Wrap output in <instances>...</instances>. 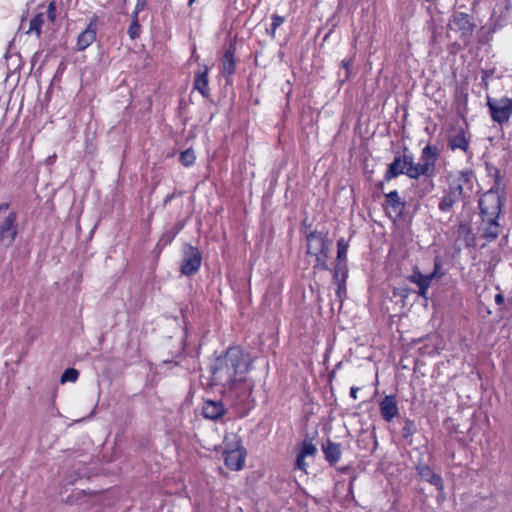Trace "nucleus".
I'll list each match as a JSON object with an SVG mask.
<instances>
[{
  "mask_svg": "<svg viewBox=\"0 0 512 512\" xmlns=\"http://www.w3.org/2000/svg\"><path fill=\"white\" fill-rule=\"evenodd\" d=\"M251 364L248 354L239 347H231L225 355L215 360L211 368L213 383L231 390L237 383L245 380Z\"/></svg>",
  "mask_w": 512,
  "mask_h": 512,
  "instance_id": "nucleus-1",
  "label": "nucleus"
},
{
  "mask_svg": "<svg viewBox=\"0 0 512 512\" xmlns=\"http://www.w3.org/2000/svg\"><path fill=\"white\" fill-rule=\"evenodd\" d=\"M479 208L483 222L487 224L483 237L491 242L501 233V226L498 223L502 209L501 197L493 191H488L480 198Z\"/></svg>",
  "mask_w": 512,
  "mask_h": 512,
  "instance_id": "nucleus-2",
  "label": "nucleus"
},
{
  "mask_svg": "<svg viewBox=\"0 0 512 512\" xmlns=\"http://www.w3.org/2000/svg\"><path fill=\"white\" fill-rule=\"evenodd\" d=\"M438 159L436 146L427 145L421 154V162L418 163V196L430 193L434 188L432 177L435 175V164Z\"/></svg>",
  "mask_w": 512,
  "mask_h": 512,
  "instance_id": "nucleus-3",
  "label": "nucleus"
},
{
  "mask_svg": "<svg viewBox=\"0 0 512 512\" xmlns=\"http://www.w3.org/2000/svg\"><path fill=\"white\" fill-rule=\"evenodd\" d=\"M329 241L320 232H312L307 236V254L315 258L314 267L327 269Z\"/></svg>",
  "mask_w": 512,
  "mask_h": 512,
  "instance_id": "nucleus-4",
  "label": "nucleus"
},
{
  "mask_svg": "<svg viewBox=\"0 0 512 512\" xmlns=\"http://www.w3.org/2000/svg\"><path fill=\"white\" fill-rule=\"evenodd\" d=\"M9 204H0V242L11 246L18 233L17 214L8 211Z\"/></svg>",
  "mask_w": 512,
  "mask_h": 512,
  "instance_id": "nucleus-5",
  "label": "nucleus"
},
{
  "mask_svg": "<svg viewBox=\"0 0 512 512\" xmlns=\"http://www.w3.org/2000/svg\"><path fill=\"white\" fill-rule=\"evenodd\" d=\"M475 176L472 170L459 171L451 175L449 180V188L454 191L455 195L461 198L470 197L475 186Z\"/></svg>",
  "mask_w": 512,
  "mask_h": 512,
  "instance_id": "nucleus-6",
  "label": "nucleus"
},
{
  "mask_svg": "<svg viewBox=\"0 0 512 512\" xmlns=\"http://www.w3.org/2000/svg\"><path fill=\"white\" fill-rule=\"evenodd\" d=\"M487 106L491 119L500 125L507 123L512 116V98L493 99L488 97Z\"/></svg>",
  "mask_w": 512,
  "mask_h": 512,
  "instance_id": "nucleus-7",
  "label": "nucleus"
},
{
  "mask_svg": "<svg viewBox=\"0 0 512 512\" xmlns=\"http://www.w3.org/2000/svg\"><path fill=\"white\" fill-rule=\"evenodd\" d=\"M202 263V255L198 248L185 244L183 248V259L181 263V273L186 276L196 274Z\"/></svg>",
  "mask_w": 512,
  "mask_h": 512,
  "instance_id": "nucleus-8",
  "label": "nucleus"
},
{
  "mask_svg": "<svg viewBox=\"0 0 512 512\" xmlns=\"http://www.w3.org/2000/svg\"><path fill=\"white\" fill-rule=\"evenodd\" d=\"M400 174H407L411 178H416V167L414 166L412 155L396 157L394 161L389 165V168L385 174V178L390 180Z\"/></svg>",
  "mask_w": 512,
  "mask_h": 512,
  "instance_id": "nucleus-9",
  "label": "nucleus"
},
{
  "mask_svg": "<svg viewBox=\"0 0 512 512\" xmlns=\"http://www.w3.org/2000/svg\"><path fill=\"white\" fill-rule=\"evenodd\" d=\"M317 453V447L312 442L311 439H304L297 446V456L295 461V469L303 471L305 474L308 473L307 469L309 467V463L306 461V458H313Z\"/></svg>",
  "mask_w": 512,
  "mask_h": 512,
  "instance_id": "nucleus-10",
  "label": "nucleus"
},
{
  "mask_svg": "<svg viewBox=\"0 0 512 512\" xmlns=\"http://www.w3.org/2000/svg\"><path fill=\"white\" fill-rule=\"evenodd\" d=\"M418 476H420L422 481H426L429 484L433 485L438 491L437 501L439 503L445 500L444 496V484L443 479L439 474H436L430 467L422 466L418 467Z\"/></svg>",
  "mask_w": 512,
  "mask_h": 512,
  "instance_id": "nucleus-11",
  "label": "nucleus"
},
{
  "mask_svg": "<svg viewBox=\"0 0 512 512\" xmlns=\"http://www.w3.org/2000/svg\"><path fill=\"white\" fill-rule=\"evenodd\" d=\"M443 275L444 272L442 270L441 261L439 258H436L434 261V269L432 273L428 275H422L420 272H418V296H424L432 280L440 279Z\"/></svg>",
  "mask_w": 512,
  "mask_h": 512,
  "instance_id": "nucleus-12",
  "label": "nucleus"
},
{
  "mask_svg": "<svg viewBox=\"0 0 512 512\" xmlns=\"http://www.w3.org/2000/svg\"><path fill=\"white\" fill-rule=\"evenodd\" d=\"M222 401L205 400L202 405V415L209 420H217L225 414Z\"/></svg>",
  "mask_w": 512,
  "mask_h": 512,
  "instance_id": "nucleus-13",
  "label": "nucleus"
},
{
  "mask_svg": "<svg viewBox=\"0 0 512 512\" xmlns=\"http://www.w3.org/2000/svg\"><path fill=\"white\" fill-rule=\"evenodd\" d=\"M96 40V26L91 22L77 38V50L84 51Z\"/></svg>",
  "mask_w": 512,
  "mask_h": 512,
  "instance_id": "nucleus-14",
  "label": "nucleus"
},
{
  "mask_svg": "<svg viewBox=\"0 0 512 512\" xmlns=\"http://www.w3.org/2000/svg\"><path fill=\"white\" fill-rule=\"evenodd\" d=\"M224 460L226 466L231 470L242 469L245 462V455L242 450L235 449L224 453Z\"/></svg>",
  "mask_w": 512,
  "mask_h": 512,
  "instance_id": "nucleus-15",
  "label": "nucleus"
},
{
  "mask_svg": "<svg viewBox=\"0 0 512 512\" xmlns=\"http://www.w3.org/2000/svg\"><path fill=\"white\" fill-rule=\"evenodd\" d=\"M380 411L386 421L392 420L398 413L396 400L393 396H386L380 402Z\"/></svg>",
  "mask_w": 512,
  "mask_h": 512,
  "instance_id": "nucleus-16",
  "label": "nucleus"
},
{
  "mask_svg": "<svg viewBox=\"0 0 512 512\" xmlns=\"http://www.w3.org/2000/svg\"><path fill=\"white\" fill-rule=\"evenodd\" d=\"M348 243L344 238H340L337 242V264L335 266V278L337 279L339 273L345 267V261L347 258Z\"/></svg>",
  "mask_w": 512,
  "mask_h": 512,
  "instance_id": "nucleus-17",
  "label": "nucleus"
},
{
  "mask_svg": "<svg viewBox=\"0 0 512 512\" xmlns=\"http://www.w3.org/2000/svg\"><path fill=\"white\" fill-rule=\"evenodd\" d=\"M448 145L452 150L460 149L467 153L469 149V141L466 137L465 131L460 129L456 134L450 136Z\"/></svg>",
  "mask_w": 512,
  "mask_h": 512,
  "instance_id": "nucleus-18",
  "label": "nucleus"
},
{
  "mask_svg": "<svg viewBox=\"0 0 512 512\" xmlns=\"http://www.w3.org/2000/svg\"><path fill=\"white\" fill-rule=\"evenodd\" d=\"M323 452L325 459L330 464H336L341 458V445L332 441H327V443L323 445Z\"/></svg>",
  "mask_w": 512,
  "mask_h": 512,
  "instance_id": "nucleus-19",
  "label": "nucleus"
},
{
  "mask_svg": "<svg viewBox=\"0 0 512 512\" xmlns=\"http://www.w3.org/2000/svg\"><path fill=\"white\" fill-rule=\"evenodd\" d=\"M453 25L457 30L461 31L462 35L471 34L473 30V24L470 21V16L463 12L457 13L454 16Z\"/></svg>",
  "mask_w": 512,
  "mask_h": 512,
  "instance_id": "nucleus-20",
  "label": "nucleus"
},
{
  "mask_svg": "<svg viewBox=\"0 0 512 512\" xmlns=\"http://www.w3.org/2000/svg\"><path fill=\"white\" fill-rule=\"evenodd\" d=\"M235 48L231 45L225 50L222 60V73L224 76L229 77L235 72V59H234Z\"/></svg>",
  "mask_w": 512,
  "mask_h": 512,
  "instance_id": "nucleus-21",
  "label": "nucleus"
},
{
  "mask_svg": "<svg viewBox=\"0 0 512 512\" xmlns=\"http://www.w3.org/2000/svg\"><path fill=\"white\" fill-rule=\"evenodd\" d=\"M208 71V67L204 65L198 70L194 81V88L204 97L208 95Z\"/></svg>",
  "mask_w": 512,
  "mask_h": 512,
  "instance_id": "nucleus-22",
  "label": "nucleus"
},
{
  "mask_svg": "<svg viewBox=\"0 0 512 512\" xmlns=\"http://www.w3.org/2000/svg\"><path fill=\"white\" fill-rule=\"evenodd\" d=\"M386 203L388 205V209H391L396 216L402 213L404 204L400 201L399 195L396 191H392L386 195Z\"/></svg>",
  "mask_w": 512,
  "mask_h": 512,
  "instance_id": "nucleus-23",
  "label": "nucleus"
},
{
  "mask_svg": "<svg viewBox=\"0 0 512 512\" xmlns=\"http://www.w3.org/2000/svg\"><path fill=\"white\" fill-rule=\"evenodd\" d=\"M460 199H462L459 195H455L454 191H452L450 188L448 192L442 197L441 201L439 202V209L441 211H449L456 202H458Z\"/></svg>",
  "mask_w": 512,
  "mask_h": 512,
  "instance_id": "nucleus-24",
  "label": "nucleus"
},
{
  "mask_svg": "<svg viewBox=\"0 0 512 512\" xmlns=\"http://www.w3.org/2000/svg\"><path fill=\"white\" fill-rule=\"evenodd\" d=\"M44 24V13H37L31 20L29 24V29L27 33H34L36 37L39 39L41 36L42 26Z\"/></svg>",
  "mask_w": 512,
  "mask_h": 512,
  "instance_id": "nucleus-25",
  "label": "nucleus"
},
{
  "mask_svg": "<svg viewBox=\"0 0 512 512\" xmlns=\"http://www.w3.org/2000/svg\"><path fill=\"white\" fill-rule=\"evenodd\" d=\"M271 18H272L271 28L268 29L267 32L270 35V37L272 39H274L275 35H276L277 28L280 27L285 22V18L278 14H273Z\"/></svg>",
  "mask_w": 512,
  "mask_h": 512,
  "instance_id": "nucleus-26",
  "label": "nucleus"
},
{
  "mask_svg": "<svg viewBox=\"0 0 512 512\" xmlns=\"http://www.w3.org/2000/svg\"><path fill=\"white\" fill-rule=\"evenodd\" d=\"M127 33L131 39H136L140 35L138 15L132 14V22L127 30Z\"/></svg>",
  "mask_w": 512,
  "mask_h": 512,
  "instance_id": "nucleus-27",
  "label": "nucleus"
},
{
  "mask_svg": "<svg viewBox=\"0 0 512 512\" xmlns=\"http://www.w3.org/2000/svg\"><path fill=\"white\" fill-rule=\"evenodd\" d=\"M78 371L74 368H68L66 369L63 374L61 375V383H66V382H75L78 378Z\"/></svg>",
  "mask_w": 512,
  "mask_h": 512,
  "instance_id": "nucleus-28",
  "label": "nucleus"
},
{
  "mask_svg": "<svg viewBox=\"0 0 512 512\" xmlns=\"http://www.w3.org/2000/svg\"><path fill=\"white\" fill-rule=\"evenodd\" d=\"M180 161L184 166H190L195 161V154L191 149L183 151L180 155Z\"/></svg>",
  "mask_w": 512,
  "mask_h": 512,
  "instance_id": "nucleus-29",
  "label": "nucleus"
},
{
  "mask_svg": "<svg viewBox=\"0 0 512 512\" xmlns=\"http://www.w3.org/2000/svg\"><path fill=\"white\" fill-rule=\"evenodd\" d=\"M415 432L414 423L412 421H406V425L403 428L402 435L410 444H412V436Z\"/></svg>",
  "mask_w": 512,
  "mask_h": 512,
  "instance_id": "nucleus-30",
  "label": "nucleus"
},
{
  "mask_svg": "<svg viewBox=\"0 0 512 512\" xmlns=\"http://www.w3.org/2000/svg\"><path fill=\"white\" fill-rule=\"evenodd\" d=\"M408 294H409V290L406 288H395L394 293H393L395 298L399 297L403 306L406 305V300L408 298Z\"/></svg>",
  "mask_w": 512,
  "mask_h": 512,
  "instance_id": "nucleus-31",
  "label": "nucleus"
},
{
  "mask_svg": "<svg viewBox=\"0 0 512 512\" xmlns=\"http://www.w3.org/2000/svg\"><path fill=\"white\" fill-rule=\"evenodd\" d=\"M47 17L51 22L55 21L56 18V5L55 2H50L47 8Z\"/></svg>",
  "mask_w": 512,
  "mask_h": 512,
  "instance_id": "nucleus-32",
  "label": "nucleus"
},
{
  "mask_svg": "<svg viewBox=\"0 0 512 512\" xmlns=\"http://www.w3.org/2000/svg\"><path fill=\"white\" fill-rule=\"evenodd\" d=\"M146 1L147 0H137L136 2V5H135V8H134V11H133V15H138L145 7L146 5Z\"/></svg>",
  "mask_w": 512,
  "mask_h": 512,
  "instance_id": "nucleus-33",
  "label": "nucleus"
},
{
  "mask_svg": "<svg viewBox=\"0 0 512 512\" xmlns=\"http://www.w3.org/2000/svg\"><path fill=\"white\" fill-rule=\"evenodd\" d=\"M351 64H352V61L350 59H348V60L344 59L341 62V67L346 70L343 81L349 78V67L351 66Z\"/></svg>",
  "mask_w": 512,
  "mask_h": 512,
  "instance_id": "nucleus-34",
  "label": "nucleus"
},
{
  "mask_svg": "<svg viewBox=\"0 0 512 512\" xmlns=\"http://www.w3.org/2000/svg\"><path fill=\"white\" fill-rule=\"evenodd\" d=\"M495 303L497 305H502L504 303V296L502 295V293H498L495 295Z\"/></svg>",
  "mask_w": 512,
  "mask_h": 512,
  "instance_id": "nucleus-35",
  "label": "nucleus"
},
{
  "mask_svg": "<svg viewBox=\"0 0 512 512\" xmlns=\"http://www.w3.org/2000/svg\"><path fill=\"white\" fill-rule=\"evenodd\" d=\"M359 391V388L357 387H352L350 389V396L353 398V399H357V392Z\"/></svg>",
  "mask_w": 512,
  "mask_h": 512,
  "instance_id": "nucleus-36",
  "label": "nucleus"
},
{
  "mask_svg": "<svg viewBox=\"0 0 512 512\" xmlns=\"http://www.w3.org/2000/svg\"><path fill=\"white\" fill-rule=\"evenodd\" d=\"M411 282L416 283V273H413L409 276Z\"/></svg>",
  "mask_w": 512,
  "mask_h": 512,
  "instance_id": "nucleus-37",
  "label": "nucleus"
},
{
  "mask_svg": "<svg viewBox=\"0 0 512 512\" xmlns=\"http://www.w3.org/2000/svg\"><path fill=\"white\" fill-rule=\"evenodd\" d=\"M337 294L339 297L341 296V285L340 284H338Z\"/></svg>",
  "mask_w": 512,
  "mask_h": 512,
  "instance_id": "nucleus-38",
  "label": "nucleus"
},
{
  "mask_svg": "<svg viewBox=\"0 0 512 512\" xmlns=\"http://www.w3.org/2000/svg\"><path fill=\"white\" fill-rule=\"evenodd\" d=\"M196 0H189V5H192Z\"/></svg>",
  "mask_w": 512,
  "mask_h": 512,
  "instance_id": "nucleus-39",
  "label": "nucleus"
}]
</instances>
